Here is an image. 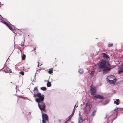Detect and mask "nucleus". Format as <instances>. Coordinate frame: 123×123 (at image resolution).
I'll return each mask as SVG.
<instances>
[{
    "label": "nucleus",
    "mask_w": 123,
    "mask_h": 123,
    "mask_svg": "<svg viewBox=\"0 0 123 123\" xmlns=\"http://www.w3.org/2000/svg\"><path fill=\"white\" fill-rule=\"evenodd\" d=\"M83 119L82 118L80 117L79 120V123H81L83 122Z\"/></svg>",
    "instance_id": "15"
},
{
    "label": "nucleus",
    "mask_w": 123,
    "mask_h": 123,
    "mask_svg": "<svg viewBox=\"0 0 123 123\" xmlns=\"http://www.w3.org/2000/svg\"><path fill=\"white\" fill-rule=\"evenodd\" d=\"M108 80L110 81L113 80V82H115L116 81L115 77L112 76H108L107 78V81H108Z\"/></svg>",
    "instance_id": "7"
},
{
    "label": "nucleus",
    "mask_w": 123,
    "mask_h": 123,
    "mask_svg": "<svg viewBox=\"0 0 123 123\" xmlns=\"http://www.w3.org/2000/svg\"><path fill=\"white\" fill-rule=\"evenodd\" d=\"M94 98H95L96 99H104V98L103 96L99 94L97 95H96L93 96Z\"/></svg>",
    "instance_id": "8"
},
{
    "label": "nucleus",
    "mask_w": 123,
    "mask_h": 123,
    "mask_svg": "<svg viewBox=\"0 0 123 123\" xmlns=\"http://www.w3.org/2000/svg\"><path fill=\"white\" fill-rule=\"evenodd\" d=\"M103 57H104V58H105L106 59H107L109 58V57L106 55V54L105 53H103Z\"/></svg>",
    "instance_id": "12"
},
{
    "label": "nucleus",
    "mask_w": 123,
    "mask_h": 123,
    "mask_svg": "<svg viewBox=\"0 0 123 123\" xmlns=\"http://www.w3.org/2000/svg\"><path fill=\"white\" fill-rule=\"evenodd\" d=\"M4 23L8 27L10 30L14 32L15 30L12 28L11 26L12 25L10 23H8L5 21H4Z\"/></svg>",
    "instance_id": "6"
},
{
    "label": "nucleus",
    "mask_w": 123,
    "mask_h": 123,
    "mask_svg": "<svg viewBox=\"0 0 123 123\" xmlns=\"http://www.w3.org/2000/svg\"><path fill=\"white\" fill-rule=\"evenodd\" d=\"M113 46V44H109L108 45V47H111L112 46Z\"/></svg>",
    "instance_id": "24"
},
{
    "label": "nucleus",
    "mask_w": 123,
    "mask_h": 123,
    "mask_svg": "<svg viewBox=\"0 0 123 123\" xmlns=\"http://www.w3.org/2000/svg\"><path fill=\"white\" fill-rule=\"evenodd\" d=\"M72 117V116H71L68 119V120L67 121V122L68 121H70V120H71V117Z\"/></svg>",
    "instance_id": "27"
},
{
    "label": "nucleus",
    "mask_w": 123,
    "mask_h": 123,
    "mask_svg": "<svg viewBox=\"0 0 123 123\" xmlns=\"http://www.w3.org/2000/svg\"><path fill=\"white\" fill-rule=\"evenodd\" d=\"M86 106L87 107V108L89 109L90 110L92 107V105H90V103H87L86 104Z\"/></svg>",
    "instance_id": "11"
},
{
    "label": "nucleus",
    "mask_w": 123,
    "mask_h": 123,
    "mask_svg": "<svg viewBox=\"0 0 123 123\" xmlns=\"http://www.w3.org/2000/svg\"><path fill=\"white\" fill-rule=\"evenodd\" d=\"M122 73H123V68H120L118 70V73L119 74H120Z\"/></svg>",
    "instance_id": "13"
},
{
    "label": "nucleus",
    "mask_w": 123,
    "mask_h": 123,
    "mask_svg": "<svg viewBox=\"0 0 123 123\" xmlns=\"http://www.w3.org/2000/svg\"><path fill=\"white\" fill-rule=\"evenodd\" d=\"M44 96L41 93H37V98L35 99L36 101L37 102L43 101L44 100Z\"/></svg>",
    "instance_id": "2"
},
{
    "label": "nucleus",
    "mask_w": 123,
    "mask_h": 123,
    "mask_svg": "<svg viewBox=\"0 0 123 123\" xmlns=\"http://www.w3.org/2000/svg\"><path fill=\"white\" fill-rule=\"evenodd\" d=\"M20 74L22 75H24L25 73L24 72L22 71L19 72Z\"/></svg>",
    "instance_id": "23"
},
{
    "label": "nucleus",
    "mask_w": 123,
    "mask_h": 123,
    "mask_svg": "<svg viewBox=\"0 0 123 123\" xmlns=\"http://www.w3.org/2000/svg\"><path fill=\"white\" fill-rule=\"evenodd\" d=\"M52 69H49V71H48V72L49 74H51L53 73V70H52Z\"/></svg>",
    "instance_id": "19"
},
{
    "label": "nucleus",
    "mask_w": 123,
    "mask_h": 123,
    "mask_svg": "<svg viewBox=\"0 0 123 123\" xmlns=\"http://www.w3.org/2000/svg\"><path fill=\"white\" fill-rule=\"evenodd\" d=\"M96 112V111L95 110L93 111L92 115L93 117H94L95 115Z\"/></svg>",
    "instance_id": "21"
},
{
    "label": "nucleus",
    "mask_w": 123,
    "mask_h": 123,
    "mask_svg": "<svg viewBox=\"0 0 123 123\" xmlns=\"http://www.w3.org/2000/svg\"><path fill=\"white\" fill-rule=\"evenodd\" d=\"M119 100L118 99H117L116 100V101H114V103L115 104H116L117 105H118L119 104V103L118 102H119Z\"/></svg>",
    "instance_id": "14"
},
{
    "label": "nucleus",
    "mask_w": 123,
    "mask_h": 123,
    "mask_svg": "<svg viewBox=\"0 0 123 123\" xmlns=\"http://www.w3.org/2000/svg\"><path fill=\"white\" fill-rule=\"evenodd\" d=\"M51 86V83L49 81L47 84V86L48 87H50Z\"/></svg>",
    "instance_id": "17"
},
{
    "label": "nucleus",
    "mask_w": 123,
    "mask_h": 123,
    "mask_svg": "<svg viewBox=\"0 0 123 123\" xmlns=\"http://www.w3.org/2000/svg\"><path fill=\"white\" fill-rule=\"evenodd\" d=\"M26 57V56L25 55H24L22 56V60H24L25 59Z\"/></svg>",
    "instance_id": "20"
},
{
    "label": "nucleus",
    "mask_w": 123,
    "mask_h": 123,
    "mask_svg": "<svg viewBox=\"0 0 123 123\" xmlns=\"http://www.w3.org/2000/svg\"><path fill=\"white\" fill-rule=\"evenodd\" d=\"M29 36V35H28V36Z\"/></svg>",
    "instance_id": "32"
},
{
    "label": "nucleus",
    "mask_w": 123,
    "mask_h": 123,
    "mask_svg": "<svg viewBox=\"0 0 123 123\" xmlns=\"http://www.w3.org/2000/svg\"><path fill=\"white\" fill-rule=\"evenodd\" d=\"M4 71L6 73H11L12 72V71L11 69L9 68L8 67H6L4 69Z\"/></svg>",
    "instance_id": "9"
},
{
    "label": "nucleus",
    "mask_w": 123,
    "mask_h": 123,
    "mask_svg": "<svg viewBox=\"0 0 123 123\" xmlns=\"http://www.w3.org/2000/svg\"><path fill=\"white\" fill-rule=\"evenodd\" d=\"M33 92V93L37 94L38 93V90L37 89V87H35L34 88Z\"/></svg>",
    "instance_id": "10"
},
{
    "label": "nucleus",
    "mask_w": 123,
    "mask_h": 123,
    "mask_svg": "<svg viewBox=\"0 0 123 123\" xmlns=\"http://www.w3.org/2000/svg\"><path fill=\"white\" fill-rule=\"evenodd\" d=\"M79 72L80 73H82L83 72V71L82 70H80L79 71Z\"/></svg>",
    "instance_id": "28"
},
{
    "label": "nucleus",
    "mask_w": 123,
    "mask_h": 123,
    "mask_svg": "<svg viewBox=\"0 0 123 123\" xmlns=\"http://www.w3.org/2000/svg\"><path fill=\"white\" fill-rule=\"evenodd\" d=\"M100 69H104L103 70V73H107L109 72L111 69V66L107 61L105 60H101L98 64Z\"/></svg>",
    "instance_id": "1"
},
{
    "label": "nucleus",
    "mask_w": 123,
    "mask_h": 123,
    "mask_svg": "<svg viewBox=\"0 0 123 123\" xmlns=\"http://www.w3.org/2000/svg\"><path fill=\"white\" fill-rule=\"evenodd\" d=\"M75 106H76V105H75L74 106V107H75Z\"/></svg>",
    "instance_id": "31"
},
{
    "label": "nucleus",
    "mask_w": 123,
    "mask_h": 123,
    "mask_svg": "<svg viewBox=\"0 0 123 123\" xmlns=\"http://www.w3.org/2000/svg\"><path fill=\"white\" fill-rule=\"evenodd\" d=\"M41 89L43 91H45L46 90L47 88L45 87H43L41 88Z\"/></svg>",
    "instance_id": "16"
},
{
    "label": "nucleus",
    "mask_w": 123,
    "mask_h": 123,
    "mask_svg": "<svg viewBox=\"0 0 123 123\" xmlns=\"http://www.w3.org/2000/svg\"><path fill=\"white\" fill-rule=\"evenodd\" d=\"M119 109H120L119 108H118L117 109H115L114 110V111H115L116 112H118V111H119Z\"/></svg>",
    "instance_id": "25"
},
{
    "label": "nucleus",
    "mask_w": 123,
    "mask_h": 123,
    "mask_svg": "<svg viewBox=\"0 0 123 123\" xmlns=\"http://www.w3.org/2000/svg\"><path fill=\"white\" fill-rule=\"evenodd\" d=\"M43 101H41L39 102H37L38 103V105L39 109L42 111V113H43L42 111H43L44 112L46 111L45 108L46 107V105L45 103L43 102Z\"/></svg>",
    "instance_id": "3"
},
{
    "label": "nucleus",
    "mask_w": 123,
    "mask_h": 123,
    "mask_svg": "<svg viewBox=\"0 0 123 123\" xmlns=\"http://www.w3.org/2000/svg\"><path fill=\"white\" fill-rule=\"evenodd\" d=\"M94 71L93 70H92L91 71V73H90V74L92 76H93V74H94Z\"/></svg>",
    "instance_id": "18"
},
{
    "label": "nucleus",
    "mask_w": 123,
    "mask_h": 123,
    "mask_svg": "<svg viewBox=\"0 0 123 123\" xmlns=\"http://www.w3.org/2000/svg\"><path fill=\"white\" fill-rule=\"evenodd\" d=\"M88 123H93L91 121H89Z\"/></svg>",
    "instance_id": "30"
},
{
    "label": "nucleus",
    "mask_w": 123,
    "mask_h": 123,
    "mask_svg": "<svg viewBox=\"0 0 123 123\" xmlns=\"http://www.w3.org/2000/svg\"><path fill=\"white\" fill-rule=\"evenodd\" d=\"M43 123H49V117L46 114H42Z\"/></svg>",
    "instance_id": "5"
},
{
    "label": "nucleus",
    "mask_w": 123,
    "mask_h": 123,
    "mask_svg": "<svg viewBox=\"0 0 123 123\" xmlns=\"http://www.w3.org/2000/svg\"><path fill=\"white\" fill-rule=\"evenodd\" d=\"M36 48H34L33 49V50H32V51H35V50H36Z\"/></svg>",
    "instance_id": "29"
},
{
    "label": "nucleus",
    "mask_w": 123,
    "mask_h": 123,
    "mask_svg": "<svg viewBox=\"0 0 123 123\" xmlns=\"http://www.w3.org/2000/svg\"><path fill=\"white\" fill-rule=\"evenodd\" d=\"M34 94V97L35 98L36 97H37V94H34Z\"/></svg>",
    "instance_id": "26"
},
{
    "label": "nucleus",
    "mask_w": 123,
    "mask_h": 123,
    "mask_svg": "<svg viewBox=\"0 0 123 123\" xmlns=\"http://www.w3.org/2000/svg\"><path fill=\"white\" fill-rule=\"evenodd\" d=\"M90 89L91 95L93 96L96 92V88L93 85H92L90 87Z\"/></svg>",
    "instance_id": "4"
},
{
    "label": "nucleus",
    "mask_w": 123,
    "mask_h": 123,
    "mask_svg": "<svg viewBox=\"0 0 123 123\" xmlns=\"http://www.w3.org/2000/svg\"><path fill=\"white\" fill-rule=\"evenodd\" d=\"M110 81L109 80H108V81H108L109 83H110L111 84H113L115 82H113V81Z\"/></svg>",
    "instance_id": "22"
}]
</instances>
